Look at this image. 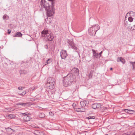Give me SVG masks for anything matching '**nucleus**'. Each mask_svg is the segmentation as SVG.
<instances>
[{
    "label": "nucleus",
    "instance_id": "obj_1",
    "mask_svg": "<svg viewBox=\"0 0 135 135\" xmlns=\"http://www.w3.org/2000/svg\"><path fill=\"white\" fill-rule=\"evenodd\" d=\"M48 0L49 1V3L46 2L45 0H41L40 5L42 7L45 9L47 16L51 17L55 13L54 6L56 0Z\"/></svg>",
    "mask_w": 135,
    "mask_h": 135
},
{
    "label": "nucleus",
    "instance_id": "obj_2",
    "mask_svg": "<svg viewBox=\"0 0 135 135\" xmlns=\"http://www.w3.org/2000/svg\"><path fill=\"white\" fill-rule=\"evenodd\" d=\"M76 81L75 75L72 73H70L64 78L63 82L64 86L66 87L71 85L72 82H75Z\"/></svg>",
    "mask_w": 135,
    "mask_h": 135
},
{
    "label": "nucleus",
    "instance_id": "obj_3",
    "mask_svg": "<svg viewBox=\"0 0 135 135\" xmlns=\"http://www.w3.org/2000/svg\"><path fill=\"white\" fill-rule=\"evenodd\" d=\"M100 28V26L98 24L93 26L89 29V34L92 36H94L96 32Z\"/></svg>",
    "mask_w": 135,
    "mask_h": 135
},
{
    "label": "nucleus",
    "instance_id": "obj_4",
    "mask_svg": "<svg viewBox=\"0 0 135 135\" xmlns=\"http://www.w3.org/2000/svg\"><path fill=\"white\" fill-rule=\"evenodd\" d=\"M68 56L66 51L65 50H62L60 52V56L62 59H65Z\"/></svg>",
    "mask_w": 135,
    "mask_h": 135
},
{
    "label": "nucleus",
    "instance_id": "obj_5",
    "mask_svg": "<svg viewBox=\"0 0 135 135\" xmlns=\"http://www.w3.org/2000/svg\"><path fill=\"white\" fill-rule=\"evenodd\" d=\"M55 81L52 82V83H47L46 85L47 87H49V89L51 90L53 89L55 87Z\"/></svg>",
    "mask_w": 135,
    "mask_h": 135
},
{
    "label": "nucleus",
    "instance_id": "obj_6",
    "mask_svg": "<svg viewBox=\"0 0 135 135\" xmlns=\"http://www.w3.org/2000/svg\"><path fill=\"white\" fill-rule=\"evenodd\" d=\"M72 73L74 74L75 75H78L79 74V70L78 68H73L71 71Z\"/></svg>",
    "mask_w": 135,
    "mask_h": 135
},
{
    "label": "nucleus",
    "instance_id": "obj_7",
    "mask_svg": "<svg viewBox=\"0 0 135 135\" xmlns=\"http://www.w3.org/2000/svg\"><path fill=\"white\" fill-rule=\"evenodd\" d=\"M54 38V36L52 34L50 33L47 35L46 38L48 41H52L53 40Z\"/></svg>",
    "mask_w": 135,
    "mask_h": 135
},
{
    "label": "nucleus",
    "instance_id": "obj_8",
    "mask_svg": "<svg viewBox=\"0 0 135 135\" xmlns=\"http://www.w3.org/2000/svg\"><path fill=\"white\" fill-rule=\"evenodd\" d=\"M41 37H45L46 35H47L49 34L48 31L47 30H43L41 32Z\"/></svg>",
    "mask_w": 135,
    "mask_h": 135
},
{
    "label": "nucleus",
    "instance_id": "obj_9",
    "mask_svg": "<svg viewBox=\"0 0 135 135\" xmlns=\"http://www.w3.org/2000/svg\"><path fill=\"white\" fill-rule=\"evenodd\" d=\"M23 118L24 121L28 122L31 119V117L30 116L27 115L23 117Z\"/></svg>",
    "mask_w": 135,
    "mask_h": 135
},
{
    "label": "nucleus",
    "instance_id": "obj_10",
    "mask_svg": "<svg viewBox=\"0 0 135 135\" xmlns=\"http://www.w3.org/2000/svg\"><path fill=\"white\" fill-rule=\"evenodd\" d=\"M55 81V79L53 78L49 77L47 79V83H52V82Z\"/></svg>",
    "mask_w": 135,
    "mask_h": 135
},
{
    "label": "nucleus",
    "instance_id": "obj_11",
    "mask_svg": "<svg viewBox=\"0 0 135 135\" xmlns=\"http://www.w3.org/2000/svg\"><path fill=\"white\" fill-rule=\"evenodd\" d=\"M129 65L131 66L132 67L133 70L135 71V62L130 61Z\"/></svg>",
    "mask_w": 135,
    "mask_h": 135
},
{
    "label": "nucleus",
    "instance_id": "obj_12",
    "mask_svg": "<svg viewBox=\"0 0 135 135\" xmlns=\"http://www.w3.org/2000/svg\"><path fill=\"white\" fill-rule=\"evenodd\" d=\"M117 61L118 62H121L123 64H124L125 62V60L122 57H118L117 59Z\"/></svg>",
    "mask_w": 135,
    "mask_h": 135
},
{
    "label": "nucleus",
    "instance_id": "obj_13",
    "mask_svg": "<svg viewBox=\"0 0 135 135\" xmlns=\"http://www.w3.org/2000/svg\"><path fill=\"white\" fill-rule=\"evenodd\" d=\"M29 104L28 103H18L17 104V105H21V106L23 107H25L27 105Z\"/></svg>",
    "mask_w": 135,
    "mask_h": 135
},
{
    "label": "nucleus",
    "instance_id": "obj_14",
    "mask_svg": "<svg viewBox=\"0 0 135 135\" xmlns=\"http://www.w3.org/2000/svg\"><path fill=\"white\" fill-rule=\"evenodd\" d=\"M22 34L20 32H17L15 35L13 36L14 37H21L22 35Z\"/></svg>",
    "mask_w": 135,
    "mask_h": 135
},
{
    "label": "nucleus",
    "instance_id": "obj_15",
    "mask_svg": "<svg viewBox=\"0 0 135 135\" xmlns=\"http://www.w3.org/2000/svg\"><path fill=\"white\" fill-rule=\"evenodd\" d=\"M37 133V134H36L37 135H42L43 134L42 131L38 130H36L35 131L34 133Z\"/></svg>",
    "mask_w": 135,
    "mask_h": 135
},
{
    "label": "nucleus",
    "instance_id": "obj_16",
    "mask_svg": "<svg viewBox=\"0 0 135 135\" xmlns=\"http://www.w3.org/2000/svg\"><path fill=\"white\" fill-rule=\"evenodd\" d=\"M124 25L127 28L129 27L130 25V23L128 22V21H124Z\"/></svg>",
    "mask_w": 135,
    "mask_h": 135
},
{
    "label": "nucleus",
    "instance_id": "obj_17",
    "mask_svg": "<svg viewBox=\"0 0 135 135\" xmlns=\"http://www.w3.org/2000/svg\"><path fill=\"white\" fill-rule=\"evenodd\" d=\"M86 101H81L80 102V104L82 107H84L86 106Z\"/></svg>",
    "mask_w": 135,
    "mask_h": 135
},
{
    "label": "nucleus",
    "instance_id": "obj_18",
    "mask_svg": "<svg viewBox=\"0 0 135 135\" xmlns=\"http://www.w3.org/2000/svg\"><path fill=\"white\" fill-rule=\"evenodd\" d=\"M71 46L72 49L75 50L76 51L77 50L78 48L76 46L75 44L74 43L73 45L71 44Z\"/></svg>",
    "mask_w": 135,
    "mask_h": 135
},
{
    "label": "nucleus",
    "instance_id": "obj_19",
    "mask_svg": "<svg viewBox=\"0 0 135 135\" xmlns=\"http://www.w3.org/2000/svg\"><path fill=\"white\" fill-rule=\"evenodd\" d=\"M39 117L41 118H43L45 117V115L44 113H41L39 114Z\"/></svg>",
    "mask_w": 135,
    "mask_h": 135
},
{
    "label": "nucleus",
    "instance_id": "obj_20",
    "mask_svg": "<svg viewBox=\"0 0 135 135\" xmlns=\"http://www.w3.org/2000/svg\"><path fill=\"white\" fill-rule=\"evenodd\" d=\"M3 20H7L9 18V16H7L6 14H5L3 17Z\"/></svg>",
    "mask_w": 135,
    "mask_h": 135
},
{
    "label": "nucleus",
    "instance_id": "obj_21",
    "mask_svg": "<svg viewBox=\"0 0 135 135\" xmlns=\"http://www.w3.org/2000/svg\"><path fill=\"white\" fill-rule=\"evenodd\" d=\"M96 108H100L102 106L101 104L100 103L96 104Z\"/></svg>",
    "mask_w": 135,
    "mask_h": 135
},
{
    "label": "nucleus",
    "instance_id": "obj_22",
    "mask_svg": "<svg viewBox=\"0 0 135 135\" xmlns=\"http://www.w3.org/2000/svg\"><path fill=\"white\" fill-rule=\"evenodd\" d=\"M20 73L21 74H25L26 73V72L23 70H21L20 71Z\"/></svg>",
    "mask_w": 135,
    "mask_h": 135
},
{
    "label": "nucleus",
    "instance_id": "obj_23",
    "mask_svg": "<svg viewBox=\"0 0 135 135\" xmlns=\"http://www.w3.org/2000/svg\"><path fill=\"white\" fill-rule=\"evenodd\" d=\"M29 114V113H28L27 112H26L24 113H21L20 115H21L23 116L24 117V116L28 115Z\"/></svg>",
    "mask_w": 135,
    "mask_h": 135
},
{
    "label": "nucleus",
    "instance_id": "obj_24",
    "mask_svg": "<svg viewBox=\"0 0 135 135\" xmlns=\"http://www.w3.org/2000/svg\"><path fill=\"white\" fill-rule=\"evenodd\" d=\"M94 57H95L96 58H97L98 57H99V55L97 53H96L93 55Z\"/></svg>",
    "mask_w": 135,
    "mask_h": 135
},
{
    "label": "nucleus",
    "instance_id": "obj_25",
    "mask_svg": "<svg viewBox=\"0 0 135 135\" xmlns=\"http://www.w3.org/2000/svg\"><path fill=\"white\" fill-rule=\"evenodd\" d=\"M68 43L70 46H71V44L73 45L74 44L73 42V40H71L70 41L68 40Z\"/></svg>",
    "mask_w": 135,
    "mask_h": 135
},
{
    "label": "nucleus",
    "instance_id": "obj_26",
    "mask_svg": "<svg viewBox=\"0 0 135 135\" xmlns=\"http://www.w3.org/2000/svg\"><path fill=\"white\" fill-rule=\"evenodd\" d=\"M8 117L11 118L12 119L15 118L16 116L15 115L10 114L9 115Z\"/></svg>",
    "mask_w": 135,
    "mask_h": 135
},
{
    "label": "nucleus",
    "instance_id": "obj_27",
    "mask_svg": "<svg viewBox=\"0 0 135 135\" xmlns=\"http://www.w3.org/2000/svg\"><path fill=\"white\" fill-rule=\"evenodd\" d=\"M6 129L7 132H10L12 131H13V129L9 127L7 128H6Z\"/></svg>",
    "mask_w": 135,
    "mask_h": 135
},
{
    "label": "nucleus",
    "instance_id": "obj_28",
    "mask_svg": "<svg viewBox=\"0 0 135 135\" xmlns=\"http://www.w3.org/2000/svg\"><path fill=\"white\" fill-rule=\"evenodd\" d=\"M12 108H8L5 109V110H6V111L8 112H10L12 110Z\"/></svg>",
    "mask_w": 135,
    "mask_h": 135
},
{
    "label": "nucleus",
    "instance_id": "obj_29",
    "mask_svg": "<svg viewBox=\"0 0 135 135\" xmlns=\"http://www.w3.org/2000/svg\"><path fill=\"white\" fill-rule=\"evenodd\" d=\"M86 118L88 119H94L95 118V117L94 116H90L87 117Z\"/></svg>",
    "mask_w": 135,
    "mask_h": 135
},
{
    "label": "nucleus",
    "instance_id": "obj_30",
    "mask_svg": "<svg viewBox=\"0 0 135 135\" xmlns=\"http://www.w3.org/2000/svg\"><path fill=\"white\" fill-rule=\"evenodd\" d=\"M128 21L130 22H132L133 21V18L132 17L130 16L128 18Z\"/></svg>",
    "mask_w": 135,
    "mask_h": 135
},
{
    "label": "nucleus",
    "instance_id": "obj_31",
    "mask_svg": "<svg viewBox=\"0 0 135 135\" xmlns=\"http://www.w3.org/2000/svg\"><path fill=\"white\" fill-rule=\"evenodd\" d=\"M85 109L83 108H80V110H77V112H79L80 111H81V112H84L85 111Z\"/></svg>",
    "mask_w": 135,
    "mask_h": 135
},
{
    "label": "nucleus",
    "instance_id": "obj_32",
    "mask_svg": "<svg viewBox=\"0 0 135 135\" xmlns=\"http://www.w3.org/2000/svg\"><path fill=\"white\" fill-rule=\"evenodd\" d=\"M50 60V59H48L46 61V62L45 63V64L44 65V66L46 65H47L49 64H50V62H49L48 61Z\"/></svg>",
    "mask_w": 135,
    "mask_h": 135
},
{
    "label": "nucleus",
    "instance_id": "obj_33",
    "mask_svg": "<svg viewBox=\"0 0 135 135\" xmlns=\"http://www.w3.org/2000/svg\"><path fill=\"white\" fill-rule=\"evenodd\" d=\"M91 107L93 109H96V104L94 103V104H93L91 105Z\"/></svg>",
    "mask_w": 135,
    "mask_h": 135
},
{
    "label": "nucleus",
    "instance_id": "obj_34",
    "mask_svg": "<svg viewBox=\"0 0 135 135\" xmlns=\"http://www.w3.org/2000/svg\"><path fill=\"white\" fill-rule=\"evenodd\" d=\"M26 91H25L23 92L22 93L20 94H19L21 96H23L26 93Z\"/></svg>",
    "mask_w": 135,
    "mask_h": 135
},
{
    "label": "nucleus",
    "instance_id": "obj_35",
    "mask_svg": "<svg viewBox=\"0 0 135 135\" xmlns=\"http://www.w3.org/2000/svg\"><path fill=\"white\" fill-rule=\"evenodd\" d=\"M129 112H128V113L130 114H133V112H134V111L133 110H131L130 109L129 110Z\"/></svg>",
    "mask_w": 135,
    "mask_h": 135
},
{
    "label": "nucleus",
    "instance_id": "obj_36",
    "mask_svg": "<svg viewBox=\"0 0 135 135\" xmlns=\"http://www.w3.org/2000/svg\"><path fill=\"white\" fill-rule=\"evenodd\" d=\"M88 76L89 78H92V74L91 72H90V73L89 74Z\"/></svg>",
    "mask_w": 135,
    "mask_h": 135
},
{
    "label": "nucleus",
    "instance_id": "obj_37",
    "mask_svg": "<svg viewBox=\"0 0 135 135\" xmlns=\"http://www.w3.org/2000/svg\"><path fill=\"white\" fill-rule=\"evenodd\" d=\"M90 57L89 56H88L87 57H85V60L89 62L90 60V59H88Z\"/></svg>",
    "mask_w": 135,
    "mask_h": 135
},
{
    "label": "nucleus",
    "instance_id": "obj_38",
    "mask_svg": "<svg viewBox=\"0 0 135 135\" xmlns=\"http://www.w3.org/2000/svg\"><path fill=\"white\" fill-rule=\"evenodd\" d=\"M24 88V87L22 86H20L18 87V89L19 90H21L23 89Z\"/></svg>",
    "mask_w": 135,
    "mask_h": 135
},
{
    "label": "nucleus",
    "instance_id": "obj_39",
    "mask_svg": "<svg viewBox=\"0 0 135 135\" xmlns=\"http://www.w3.org/2000/svg\"><path fill=\"white\" fill-rule=\"evenodd\" d=\"M124 111H125L126 112L128 113V112H129V109H124Z\"/></svg>",
    "mask_w": 135,
    "mask_h": 135
},
{
    "label": "nucleus",
    "instance_id": "obj_40",
    "mask_svg": "<svg viewBox=\"0 0 135 135\" xmlns=\"http://www.w3.org/2000/svg\"><path fill=\"white\" fill-rule=\"evenodd\" d=\"M131 28L132 29V30H135V24L133 25V27H131Z\"/></svg>",
    "mask_w": 135,
    "mask_h": 135
},
{
    "label": "nucleus",
    "instance_id": "obj_41",
    "mask_svg": "<svg viewBox=\"0 0 135 135\" xmlns=\"http://www.w3.org/2000/svg\"><path fill=\"white\" fill-rule=\"evenodd\" d=\"M92 52H93V55L96 53L95 52V50L94 49H92Z\"/></svg>",
    "mask_w": 135,
    "mask_h": 135
},
{
    "label": "nucleus",
    "instance_id": "obj_42",
    "mask_svg": "<svg viewBox=\"0 0 135 135\" xmlns=\"http://www.w3.org/2000/svg\"><path fill=\"white\" fill-rule=\"evenodd\" d=\"M11 32V30L10 29H8V32H7V33L8 34H10Z\"/></svg>",
    "mask_w": 135,
    "mask_h": 135
},
{
    "label": "nucleus",
    "instance_id": "obj_43",
    "mask_svg": "<svg viewBox=\"0 0 135 135\" xmlns=\"http://www.w3.org/2000/svg\"><path fill=\"white\" fill-rule=\"evenodd\" d=\"M49 114L51 116H53L54 115V114L51 112H49Z\"/></svg>",
    "mask_w": 135,
    "mask_h": 135
},
{
    "label": "nucleus",
    "instance_id": "obj_44",
    "mask_svg": "<svg viewBox=\"0 0 135 135\" xmlns=\"http://www.w3.org/2000/svg\"><path fill=\"white\" fill-rule=\"evenodd\" d=\"M44 47L45 48L47 49H48V47L47 45H46L44 46Z\"/></svg>",
    "mask_w": 135,
    "mask_h": 135
},
{
    "label": "nucleus",
    "instance_id": "obj_45",
    "mask_svg": "<svg viewBox=\"0 0 135 135\" xmlns=\"http://www.w3.org/2000/svg\"><path fill=\"white\" fill-rule=\"evenodd\" d=\"M102 52L103 51H102L99 54H98L99 55V56L100 57L101 56V55L102 54Z\"/></svg>",
    "mask_w": 135,
    "mask_h": 135
},
{
    "label": "nucleus",
    "instance_id": "obj_46",
    "mask_svg": "<svg viewBox=\"0 0 135 135\" xmlns=\"http://www.w3.org/2000/svg\"><path fill=\"white\" fill-rule=\"evenodd\" d=\"M80 110V108H76V111H77V110Z\"/></svg>",
    "mask_w": 135,
    "mask_h": 135
},
{
    "label": "nucleus",
    "instance_id": "obj_47",
    "mask_svg": "<svg viewBox=\"0 0 135 135\" xmlns=\"http://www.w3.org/2000/svg\"><path fill=\"white\" fill-rule=\"evenodd\" d=\"M129 135H135V132L132 134H131Z\"/></svg>",
    "mask_w": 135,
    "mask_h": 135
},
{
    "label": "nucleus",
    "instance_id": "obj_48",
    "mask_svg": "<svg viewBox=\"0 0 135 135\" xmlns=\"http://www.w3.org/2000/svg\"><path fill=\"white\" fill-rule=\"evenodd\" d=\"M52 62V60L51 59H50V60L48 61V62H49L50 63Z\"/></svg>",
    "mask_w": 135,
    "mask_h": 135
},
{
    "label": "nucleus",
    "instance_id": "obj_49",
    "mask_svg": "<svg viewBox=\"0 0 135 135\" xmlns=\"http://www.w3.org/2000/svg\"><path fill=\"white\" fill-rule=\"evenodd\" d=\"M112 69H113V68H111L110 69V70H112Z\"/></svg>",
    "mask_w": 135,
    "mask_h": 135
},
{
    "label": "nucleus",
    "instance_id": "obj_50",
    "mask_svg": "<svg viewBox=\"0 0 135 135\" xmlns=\"http://www.w3.org/2000/svg\"><path fill=\"white\" fill-rule=\"evenodd\" d=\"M56 71H59V70H58V69H56Z\"/></svg>",
    "mask_w": 135,
    "mask_h": 135
},
{
    "label": "nucleus",
    "instance_id": "obj_51",
    "mask_svg": "<svg viewBox=\"0 0 135 135\" xmlns=\"http://www.w3.org/2000/svg\"><path fill=\"white\" fill-rule=\"evenodd\" d=\"M74 104H75V103H73V105H74Z\"/></svg>",
    "mask_w": 135,
    "mask_h": 135
},
{
    "label": "nucleus",
    "instance_id": "obj_52",
    "mask_svg": "<svg viewBox=\"0 0 135 135\" xmlns=\"http://www.w3.org/2000/svg\"><path fill=\"white\" fill-rule=\"evenodd\" d=\"M105 135H108L107 134H105Z\"/></svg>",
    "mask_w": 135,
    "mask_h": 135
}]
</instances>
